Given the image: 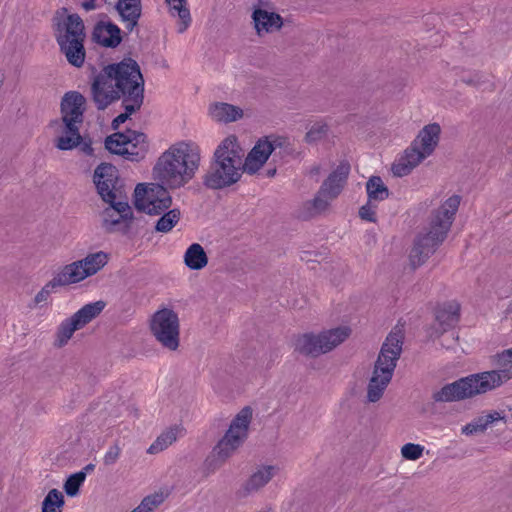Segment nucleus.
<instances>
[{
  "instance_id": "38",
  "label": "nucleus",
  "mask_w": 512,
  "mask_h": 512,
  "mask_svg": "<svg viewBox=\"0 0 512 512\" xmlns=\"http://www.w3.org/2000/svg\"><path fill=\"white\" fill-rule=\"evenodd\" d=\"M96 162L95 157H87V158H79L78 159V166L81 172L87 176L91 177L93 184L96 186V168L92 169L93 165Z\"/></svg>"
},
{
  "instance_id": "10",
  "label": "nucleus",
  "mask_w": 512,
  "mask_h": 512,
  "mask_svg": "<svg viewBox=\"0 0 512 512\" xmlns=\"http://www.w3.org/2000/svg\"><path fill=\"white\" fill-rule=\"evenodd\" d=\"M251 418L252 409L250 407H244L235 416L223 438L219 440L211 455L206 459L208 467L215 469L242 445L247 438Z\"/></svg>"
},
{
  "instance_id": "17",
  "label": "nucleus",
  "mask_w": 512,
  "mask_h": 512,
  "mask_svg": "<svg viewBox=\"0 0 512 512\" xmlns=\"http://www.w3.org/2000/svg\"><path fill=\"white\" fill-rule=\"evenodd\" d=\"M280 146H282L281 138L266 136L259 139L243 162L244 171L248 174H255L267 162L272 152Z\"/></svg>"
},
{
  "instance_id": "28",
  "label": "nucleus",
  "mask_w": 512,
  "mask_h": 512,
  "mask_svg": "<svg viewBox=\"0 0 512 512\" xmlns=\"http://www.w3.org/2000/svg\"><path fill=\"white\" fill-rule=\"evenodd\" d=\"M184 263L191 270H200L208 263L204 248L199 243L191 244L184 253Z\"/></svg>"
},
{
  "instance_id": "14",
  "label": "nucleus",
  "mask_w": 512,
  "mask_h": 512,
  "mask_svg": "<svg viewBox=\"0 0 512 512\" xmlns=\"http://www.w3.org/2000/svg\"><path fill=\"white\" fill-rule=\"evenodd\" d=\"M172 198L162 183L138 184L134 190L135 208L149 215H160L171 207Z\"/></svg>"
},
{
  "instance_id": "32",
  "label": "nucleus",
  "mask_w": 512,
  "mask_h": 512,
  "mask_svg": "<svg viewBox=\"0 0 512 512\" xmlns=\"http://www.w3.org/2000/svg\"><path fill=\"white\" fill-rule=\"evenodd\" d=\"M169 491H158L145 496L140 504L131 512H155V510L168 498Z\"/></svg>"
},
{
  "instance_id": "48",
  "label": "nucleus",
  "mask_w": 512,
  "mask_h": 512,
  "mask_svg": "<svg viewBox=\"0 0 512 512\" xmlns=\"http://www.w3.org/2000/svg\"><path fill=\"white\" fill-rule=\"evenodd\" d=\"M108 262V255L98 251V271Z\"/></svg>"
},
{
  "instance_id": "30",
  "label": "nucleus",
  "mask_w": 512,
  "mask_h": 512,
  "mask_svg": "<svg viewBox=\"0 0 512 512\" xmlns=\"http://www.w3.org/2000/svg\"><path fill=\"white\" fill-rule=\"evenodd\" d=\"M503 417L497 411L480 416L472 422L462 427V433L465 435H472L474 433L483 432L487 427L495 421L501 420Z\"/></svg>"
},
{
  "instance_id": "13",
  "label": "nucleus",
  "mask_w": 512,
  "mask_h": 512,
  "mask_svg": "<svg viewBox=\"0 0 512 512\" xmlns=\"http://www.w3.org/2000/svg\"><path fill=\"white\" fill-rule=\"evenodd\" d=\"M350 334L348 327H338L323 331L318 335L304 334L297 338L295 349L307 356H318L331 351Z\"/></svg>"
},
{
  "instance_id": "1",
  "label": "nucleus",
  "mask_w": 512,
  "mask_h": 512,
  "mask_svg": "<svg viewBox=\"0 0 512 512\" xmlns=\"http://www.w3.org/2000/svg\"><path fill=\"white\" fill-rule=\"evenodd\" d=\"M144 101V79L138 63L126 58L98 73V109L115 100Z\"/></svg>"
},
{
  "instance_id": "2",
  "label": "nucleus",
  "mask_w": 512,
  "mask_h": 512,
  "mask_svg": "<svg viewBox=\"0 0 512 512\" xmlns=\"http://www.w3.org/2000/svg\"><path fill=\"white\" fill-rule=\"evenodd\" d=\"M199 162L200 154L197 147L180 142L161 154L153 168V175L167 188L177 189L194 177Z\"/></svg>"
},
{
  "instance_id": "7",
  "label": "nucleus",
  "mask_w": 512,
  "mask_h": 512,
  "mask_svg": "<svg viewBox=\"0 0 512 512\" xmlns=\"http://www.w3.org/2000/svg\"><path fill=\"white\" fill-rule=\"evenodd\" d=\"M403 342L404 334L402 328L399 326L394 327L383 342L375 362L367 389V399L369 402H377L390 383L397 361L402 353Z\"/></svg>"
},
{
  "instance_id": "45",
  "label": "nucleus",
  "mask_w": 512,
  "mask_h": 512,
  "mask_svg": "<svg viewBox=\"0 0 512 512\" xmlns=\"http://www.w3.org/2000/svg\"><path fill=\"white\" fill-rule=\"evenodd\" d=\"M119 456V450L117 447L110 448L104 456V463L106 465L113 464Z\"/></svg>"
},
{
  "instance_id": "19",
  "label": "nucleus",
  "mask_w": 512,
  "mask_h": 512,
  "mask_svg": "<svg viewBox=\"0 0 512 512\" xmlns=\"http://www.w3.org/2000/svg\"><path fill=\"white\" fill-rule=\"evenodd\" d=\"M426 157L428 156L417 147V144L412 142L404 155L392 165V172L397 177L406 176Z\"/></svg>"
},
{
  "instance_id": "26",
  "label": "nucleus",
  "mask_w": 512,
  "mask_h": 512,
  "mask_svg": "<svg viewBox=\"0 0 512 512\" xmlns=\"http://www.w3.org/2000/svg\"><path fill=\"white\" fill-rule=\"evenodd\" d=\"M182 431L183 428L179 425H174L168 428L156 438V440L148 448L147 452L150 454H157L162 452L178 439V437L182 434Z\"/></svg>"
},
{
  "instance_id": "18",
  "label": "nucleus",
  "mask_w": 512,
  "mask_h": 512,
  "mask_svg": "<svg viewBox=\"0 0 512 512\" xmlns=\"http://www.w3.org/2000/svg\"><path fill=\"white\" fill-rule=\"evenodd\" d=\"M115 10L128 32H132L138 26L142 15L141 0H118Z\"/></svg>"
},
{
  "instance_id": "49",
  "label": "nucleus",
  "mask_w": 512,
  "mask_h": 512,
  "mask_svg": "<svg viewBox=\"0 0 512 512\" xmlns=\"http://www.w3.org/2000/svg\"><path fill=\"white\" fill-rule=\"evenodd\" d=\"M463 81L466 82L467 84H473V85H476V86H481L482 85V83L480 82V75L479 74H475L474 78H469V79L464 78Z\"/></svg>"
},
{
  "instance_id": "51",
  "label": "nucleus",
  "mask_w": 512,
  "mask_h": 512,
  "mask_svg": "<svg viewBox=\"0 0 512 512\" xmlns=\"http://www.w3.org/2000/svg\"><path fill=\"white\" fill-rule=\"evenodd\" d=\"M91 38L93 41H96V25L92 29Z\"/></svg>"
},
{
  "instance_id": "5",
  "label": "nucleus",
  "mask_w": 512,
  "mask_h": 512,
  "mask_svg": "<svg viewBox=\"0 0 512 512\" xmlns=\"http://www.w3.org/2000/svg\"><path fill=\"white\" fill-rule=\"evenodd\" d=\"M67 8L57 10L52 18V31L60 52L69 64L81 67L85 61L86 38L83 19L77 13H67Z\"/></svg>"
},
{
  "instance_id": "21",
  "label": "nucleus",
  "mask_w": 512,
  "mask_h": 512,
  "mask_svg": "<svg viewBox=\"0 0 512 512\" xmlns=\"http://www.w3.org/2000/svg\"><path fill=\"white\" fill-rule=\"evenodd\" d=\"M441 128L439 124L432 123L426 125L420 132L417 138L413 141L417 147L422 150L427 156L431 155L439 141Z\"/></svg>"
},
{
  "instance_id": "35",
  "label": "nucleus",
  "mask_w": 512,
  "mask_h": 512,
  "mask_svg": "<svg viewBox=\"0 0 512 512\" xmlns=\"http://www.w3.org/2000/svg\"><path fill=\"white\" fill-rule=\"evenodd\" d=\"M163 213L164 214L156 223L155 230L157 232L167 233L179 222L180 211L179 209H168Z\"/></svg>"
},
{
  "instance_id": "16",
  "label": "nucleus",
  "mask_w": 512,
  "mask_h": 512,
  "mask_svg": "<svg viewBox=\"0 0 512 512\" xmlns=\"http://www.w3.org/2000/svg\"><path fill=\"white\" fill-rule=\"evenodd\" d=\"M96 274V253L63 266L53 277L58 287L68 286Z\"/></svg>"
},
{
  "instance_id": "8",
  "label": "nucleus",
  "mask_w": 512,
  "mask_h": 512,
  "mask_svg": "<svg viewBox=\"0 0 512 512\" xmlns=\"http://www.w3.org/2000/svg\"><path fill=\"white\" fill-rule=\"evenodd\" d=\"M509 370H491L462 377L433 393L436 402H454L486 393L510 379Z\"/></svg>"
},
{
  "instance_id": "24",
  "label": "nucleus",
  "mask_w": 512,
  "mask_h": 512,
  "mask_svg": "<svg viewBox=\"0 0 512 512\" xmlns=\"http://www.w3.org/2000/svg\"><path fill=\"white\" fill-rule=\"evenodd\" d=\"M278 472L279 467L275 465L258 467L245 484L246 492L251 493L264 487Z\"/></svg>"
},
{
  "instance_id": "20",
  "label": "nucleus",
  "mask_w": 512,
  "mask_h": 512,
  "mask_svg": "<svg viewBox=\"0 0 512 512\" xmlns=\"http://www.w3.org/2000/svg\"><path fill=\"white\" fill-rule=\"evenodd\" d=\"M104 19L98 20V45L105 48H116L122 40V31L107 15H103Z\"/></svg>"
},
{
  "instance_id": "3",
  "label": "nucleus",
  "mask_w": 512,
  "mask_h": 512,
  "mask_svg": "<svg viewBox=\"0 0 512 512\" xmlns=\"http://www.w3.org/2000/svg\"><path fill=\"white\" fill-rule=\"evenodd\" d=\"M460 201V196L452 195L431 214L428 227L417 235L410 252V262L414 268L421 266L445 240Z\"/></svg>"
},
{
  "instance_id": "36",
  "label": "nucleus",
  "mask_w": 512,
  "mask_h": 512,
  "mask_svg": "<svg viewBox=\"0 0 512 512\" xmlns=\"http://www.w3.org/2000/svg\"><path fill=\"white\" fill-rule=\"evenodd\" d=\"M143 102L137 100H122V106L124 107V112L120 113L117 117H115L112 121V128L118 129L119 126L125 123L130 115L140 110Z\"/></svg>"
},
{
  "instance_id": "39",
  "label": "nucleus",
  "mask_w": 512,
  "mask_h": 512,
  "mask_svg": "<svg viewBox=\"0 0 512 512\" xmlns=\"http://www.w3.org/2000/svg\"><path fill=\"white\" fill-rule=\"evenodd\" d=\"M328 131L326 123L318 122L311 126L309 131L306 133V140L308 142H316L322 139Z\"/></svg>"
},
{
  "instance_id": "34",
  "label": "nucleus",
  "mask_w": 512,
  "mask_h": 512,
  "mask_svg": "<svg viewBox=\"0 0 512 512\" xmlns=\"http://www.w3.org/2000/svg\"><path fill=\"white\" fill-rule=\"evenodd\" d=\"M64 496L58 489H51L42 502V512H62Z\"/></svg>"
},
{
  "instance_id": "4",
  "label": "nucleus",
  "mask_w": 512,
  "mask_h": 512,
  "mask_svg": "<svg viewBox=\"0 0 512 512\" xmlns=\"http://www.w3.org/2000/svg\"><path fill=\"white\" fill-rule=\"evenodd\" d=\"M243 172L242 150L236 137L229 136L217 146L204 185L213 190L223 189L238 182Z\"/></svg>"
},
{
  "instance_id": "44",
  "label": "nucleus",
  "mask_w": 512,
  "mask_h": 512,
  "mask_svg": "<svg viewBox=\"0 0 512 512\" xmlns=\"http://www.w3.org/2000/svg\"><path fill=\"white\" fill-rule=\"evenodd\" d=\"M498 362L502 365L512 366V348L498 354Z\"/></svg>"
},
{
  "instance_id": "6",
  "label": "nucleus",
  "mask_w": 512,
  "mask_h": 512,
  "mask_svg": "<svg viewBox=\"0 0 512 512\" xmlns=\"http://www.w3.org/2000/svg\"><path fill=\"white\" fill-rule=\"evenodd\" d=\"M59 108L60 118L54 121L58 132L54 144L62 151L73 150L82 140L80 129L84 123L87 100L79 91L70 90L62 96Z\"/></svg>"
},
{
  "instance_id": "31",
  "label": "nucleus",
  "mask_w": 512,
  "mask_h": 512,
  "mask_svg": "<svg viewBox=\"0 0 512 512\" xmlns=\"http://www.w3.org/2000/svg\"><path fill=\"white\" fill-rule=\"evenodd\" d=\"M366 192L370 202L383 201L389 196V190L379 176L369 178L366 183Z\"/></svg>"
},
{
  "instance_id": "52",
  "label": "nucleus",
  "mask_w": 512,
  "mask_h": 512,
  "mask_svg": "<svg viewBox=\"0 0 512 512\" xmlns=\"http://www.w3.org/2000/svg\"><path fill=\"white\" fill-rule=\"evenodd\" d=\"M113 399H115L116 401H118V400H119V395H118L117 393H114V394L111 396V398L108 400V402H109V401H111V400H113Z\"/></svg>"
},
{
  "instance_id": "12",
  "label": "nucleus",
  "mask_w": 512,
  "mask_h": 512,
  "mask_svg": "<svg viewBox=\"0 0 512 512\" xmlns=\"http://www.w3.org/2000/svg\"><path fill=\"white\" fill-rule=\"evenodd\" d=\"M105 148L125 160L139 162L145 158L148 144L144 133L128 130L126 133L116 132L108 136Z\"/></svg>"
},
{
  "instance_id": "42",
  "label": "nucleus",
  "mask_w": 512,
  "mask_h": 512,
  "mask_svg": "<svg viewBox=\"0 0 512 512\" xmlns=\"http://www.w3.org/2000/svg\"><path fill=\"white\" fill-rule=\"evenodd\" d=\"M376 206L373 205V202H370L369 200L365 205H363L359 210V215L361 219L374 223L376 222V213H375Z\"/></svg>"
},
{
  "instance_id": "47",
  "label": "nucleus",
  "mask_w": 512,
  "mask_h": 512,
  "mask_svg": "<svg viewBox=\"0 0 512 512\" xmlns=\"http://www.w3.org/2000/svg\"><path fill=\"white\" fill-rule=\"evenodd\" d=\"M76 2L85 11L93 10L96 7V0H76Z\"/></svg>"
},
{
  "instance_id": "41",
  "label": "nucleus",
  "mask_w": 512,
  "mask_h": 512,
  "mask_svg": "<svg viewBox=\"0 0 512 512\" xmlns=\"http://www.w3.org/2000/svg\"><path fill=\"white\" fill-rule=\"evenodd\" d=\"M58 288V285L53 280V278L47 282L44 287L36 294L34 301L36 304H40L42 302H46L52 292Z\"/></svg>"
},
{
  "instance_id": "55",
  "label": "nucleus",
  "mask_w": 512,
  "mask_h": 512,
  "mask_svg": "<svg viewBox=\"0 0 512 512\" xmlns=\"http://www.w3.org/2000/svg\"><path fill=\"white\" fill-rule=\"evenodd\" d=\"M276 172V170H273V171H269V175H274Z\"/></svg>"
},
{
  "instance_id": "33",
  "label": "nucleus",
  "mask_w": 512,
  "mask_h": 512,
  "mask_svg": "<svg viewBox=\"0 0 512 512\" xmlns=\"http://www.w3.org/2000/svg\"><path fill=\"white\" fill-rule=\"evenodd\" d=\"M96 317V302L86 304L69 319L75 324L77 330L83 328Z\"/></svg>"
},
{
  "instance_id": "50",
  "label": "nucleus",
  "mask_w": 512,
  "mask_h": 512,
  "mask_svg": "<svg viewBox=\"0 0 512 512\" xmlns=\"http://www.w3.org/2000/svg\"><path fill=\"white\" fill-rule=\"evenodd\" d=\"M105 305V302L98 300V314L104 309Z\"/></svg>"
},
{
  "instance_id": "54",
  "label": "nucleus",
  "mask_w": 512,
  "mask_h": 512,
  "mask_svg": "<svg viewBox=\"0 0 512 512\" xmlns=\"http://www.w3.org/2000/svg\"><path fill=\"white\" fill-rule=\"evenodd\" d=\"M318 171H319V168H318V167H315V168L312 170V172H315V173H317Z\"/></svg>"
},
{
  "instance_id": "11",
  "label": "nucleus",
  "mask_w": 512,
  "mask_h": 512,
  "mask_svg": "<svg viewBox=\"0 0 512 512\" xmlns=\"http://www.w3.org/2000/svg\"><path fill=\"white\" fill-rule=\"evenodd\" d=\"M350 173V164L342 161L322 183L314 199L305 203L307 212L305 218H310L325 211L332 200L336 199L342 192Z\"/></svg>"
},
{
  "instance_id": "15",
  "label": "nucleus",
  "mask_w": 512,
  "mask_h": 512,
  "mask_svg": "<svg viewBox=\"0 0 512 512\" xmlns=\"http://www.w3.org/2000/svg\"><path fill=\"white\" fill-rule=\"evenodd\" d=\"M151 331L163 347L172 351L178 348L179 319L172 309L164 308L153 315Z\"/></svg>"
},
{
  "instance_id": "29",
  "label": "nucleus",
  "mask_w": 512,
  "mask_h": 512,
  "mask_svg": "<svg viewBox=\"0 0 512 512\" xmlns=\"http://www.w3.org/2000/svg\"><path fill=\"white\" fill-rule=\"evenodd\" d=\"M94 470V464L86 465L81 471L71 474L64 482L63 489L67 496L75 497L79 494V489L83 485L88 472Z\"/></svg>"
},
{
  "instance_id": "53",
  "label": "nucleus",
  "mask_w": 512,
  "mask_h": 512,
  "mask_svg": "<svg viewBox=\"0 0 512 512\" xmlns=\"http://www.w3.org/2000/svg\"><path fill=\"white\" fill-rule=\"evenodd\" d=\"M259 512H272V510L270 508H266V509H262L261 511Z\"/></svg>"
},
{
  "instance_id": "43",
  "label": "nucleus",
  "mask_w": 512,
  "mask_h": 512,
  "mask_svg": "<svg viewBox=\"0 0 512 512\" xmlns=\"http://www.w3.org/2000/svg\"><path fill=\"white\" fill-rule=\"evenodd\" d=\"M76 148H78L81 153L80 158L94 157V148L90 139L85 141V138L82 136L81 143Z\"/></svg>"
},
{
  "instance_id": "25",
  "label": "nucleus",
  "mask_w": 512,
  "mask_h": 512,
  "mask_svg": "<svg viewBox=\"0 0 512 512\" xmlns=\"http://www.w3.org/2000/svg\"><path fill=\"white\" fill-rule=\"evenodd\" d=\"M209 111L214 120L224 123L236 121L243 116V110L240 107L223 102L211 105Z\"/></svg>"
},
{
  "instance_id": "40",
  "label": "nucleus",
  "mask_w": 512,
  "mask_h": 512,
  "mask_svg": "<svg viewBox=\"0 0 512 512\" xmlns=\"http://www.w3.org/2000/svg\"><path fill=\"white\" fill-rule=\"evenodd\" d=\"M424 447L419 444L407 443L401 448L403 458L407 460H417L423 454Z\"/></svg>"
},
{
  "instance_id": "9",
  "label": "nucleus",
  "mask_w": 512,
  "mask_h": 512,
  "mask_svg": "<svg viewBox=\"0 0 512 512\" xmlns=\"http://www.w3.org/2000/svg\"><path fill=\"white\" fill-rule=\"evenodd\" d=\"M116 183V168L105 163L98 164V195L109 205L104 211V222L110 225L119 224L121 221L129 224L133 219V212L128 202L118 196Z\"/></svg>"
},
{
  "instance_id": "46",
  "label": "nucleus",
  "mask_w": 512,
  "mask_h": 512,
  "mask_svg": "<svg viewBox=\"0 0 512 512\" xmlns=\"http://www.w3.org/2000/svg\"><path fill=\"white\" fill-rule=\"evenodd\" d=\"M89 85L91 96L94 101H96V69L92 68L91 73L89 75Z\"/></svg>"
},
{
  "instance_id": "23",
  "label": "nucleus",
  "mask_w": 512,
  "mask_h": 512,
  "mask_svg": "<svg viewBox=\"0 0 512 512\" xmlns=\"http://www.w3.org/2000/svg\"><path fill=\"white\" fill-rule=\"evenodd\" d=\"M253 20L258 34L273 32L282 26V19L278 14L262 9L253 12Z\"/></svg>"
},
{
  "instance_id": "27",
  "label": "nucleus",
  "mask_w": 512,
  "mask_h": 512,
  "mask_svg": "<svg viewBox=\"0 0 512 512\" xmlns=\"http://www.w3.org/2000/svg\"><path fill=\"white\" fill-rule=\"evenodd\" d=\"M169 6V11L172 16H178L180 23L178 25V32L184 33L191 25V14L187 6V0H165Z\"/></svg>"
},
{
  "instance_id": "22",
  "label": "nucleus",
  "mask_w": 512,
  "mask_h": 512,
  "mask_svg": "<svg viewBox=\"0 0 512 512\" xmlns=\"http://www.w3.org/2000/svg\"><path fill=\"white\" fill-rule=\"evenodd\" d=\"M460 318V304L456 301H449L443 303L436 312V320L443 329L446 331L457 325Z\"/></svg>"
},
{
  "instance_id": "37",
  "label": "nucleus",
  "mask_w": 512,
  "mask_h": 512,
  "mask_svg": "<svg viewBox=\"0 0 512 512\" xmlns=\"http://www.w3.org/2000/svg\"><path fill=\"white\" fill-rule=\"evenodd\" d=\"M76 330L75 324L69 318L63 320L57 329L54 345L59 348L66 345Z\"/></svg>"
}]
</instances>
